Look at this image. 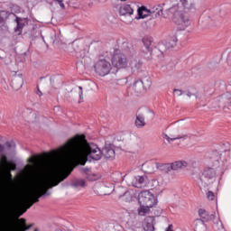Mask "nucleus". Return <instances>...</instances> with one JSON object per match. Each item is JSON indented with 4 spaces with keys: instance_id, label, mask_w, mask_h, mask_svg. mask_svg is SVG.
I'll return each mask as SVG.
<instances>
[{
    "instance_id": "nucleus-1",
    "label": "nucleus",
    "mask_w": 231,
    "mask_h": 231,
    "mask_svg": "<svg viewBox=\"0 0 231 231\" xmlns=\"http://www.w3.org/2000/svg\"><path fill=\"white\" fill-rule=\"evenodd\" d=\"M102 154L106 160H113L116 156L115 150L106 146L102 151L93 143H88L85 135H76L69 139L64 145L56 152L59 161L51 159H42L37 162L33 158H29L28 169L31 172L42 171L33 180L32 183L26 189L22 202V211L19 217L33 207V203H39V199L42 196H50L48 189L57 187L60 181H64L73 171V165L80 163L86 158L100 160Z\"/></svg>"
},
{
    "instance_id": "nucleus-2",
    "label": "nucleus",
    "mask_w": 231,
    "mask_h": 231,
    "mask_svg": "<svg viewBox=\"0 0 231 231\" xmlns=\"http://www.w3.org/2000/svg\"><path fill=\"white\" fill-rule=\"evenodd\" d=\"M194 10L192 0H180V2L168 9V14H172L173 22L179 25L180 30H185L190 26L189 12Z\"/></svg>"
},
{
    "instance_id": "nucleus-3",
    "label": "nucleus",
    "mask_w": 231,
    "mask_h": 231,
    "mask_svg": "<svg viewBox=\"0 0 231 231\" xmlns=\"http://www.w3.org/2000/svg\"><path fill=\"white\" fill-rule=\"evenodd\" d=\"M216 174L214 168H206L199 177H194V180L199 186L208 187L216 180Z\"/></svg>"
},
{
    "instance_id": "nucleus-4",
    "label": "nucleus",
    "mask_w": 231,
    "mask_h": 231,
    "mask_svg": "<svg viewBox=\"0 0 231 231\" xmlns=\"http://www.w3.org/2000/svg\"><path fill=\"white\" fill-rule=\"evenodd\" d=\"M158 203L156 197L149 190L141 191L139 194V204L146 207H154Z\"/></svg>"
},
{
    "instance_id": "nucleus-5",
    "label": "nucleus",
    "mask_w": 231,
    "mask_h": 231,
    "mask_svg": "<svg viewBox=\"0 0 231 231\" xmlns=\"http://www.w3.org/2000/svg\"><path fill=\"white\" fill-rule=\"evenodd\" d=\"M95 71L100 77H106L111 72V63L106 60H99L94 65Z\"/></svg>"
},
{
    "instance_id": "nucleus-6",
    "label": "nucleus",
    "mask_w": 231,
    "mask_h": 231,
    "mask_svg": "<svg viewBox=\"0 0 231 231\" xmlns=\"http://www.w3.org/2000/svg\"><path fill=\"white\" fill-rule=\"evenodd\" d=\"M112 65L117 69L127 68V57L124 53L116 52L112 58Z\"/></svg>"
},
{
    "instance_id": "nucleus-7",
    "label": "nucleus",
    "mask_w": 231,
    "mask_h": 231,
    "mask_svg": "<svg viewBox=\"0 0 231 231\" xmlns=\"http://www.w3.org/2000/svg\"><path fill=\"white\" fill-rule=\"evenodd\" d=\"M149 183V178L147 175H137L133 178L132 185L135 189H145Z\"/></svg>"
},
{
    "instance_id": "nucleus-8",
    "label": "nucleus",
    "mask_w": 231,
    "mask_h": 231,
    "mask_svg": "<svg viewBox=\"0 0 231 231\" xmlns=\"http://www.w3.org/2000/svg\"><path fill=\"white\" fill-rule=\"evenodd\" d=\"M178 44V38L173 36L168 40H166L163 43L159 44V51L162 55L167 51V50H171V48H174Z\"/></svg>"
},
{
    "instance_id": "nucleus-9",
    "label": "nucleus",
    "mask_w": 231,
    "mask_h": 231,
    "mask_svg": "<svg viewBox=\"0 0 231 231\" xmlns=\"http://www.w3.org/2000/svg\"><path fill=\"white\" fill-rule=\"evenodd\" d=\"M179 133L178 129H173L171 131L170 135L162 134V138L167 140L168 143H172V142L181 140V138H187V135H181Z\"/></svg>"
},
{
    "instance_id": "nucleus-10",
    "label": "nucleus",
    "mask_w": 231,
    "mask_h": 231,
    "mask_svg": "<svg viewBox=\"0 0 231 231\" xmlns=\"http://www.w3.org/2000/svg\"><path fill=\"white\" fill-rule=\"evenodd\" d=\"M131 91H133L134 95H136L137 97L139 95H142L145 88H143V80L139 79L136 80L132 87H130Z\"/></svg>"
},
{
    "instance_id": "nucleus-11",
    "label": "nucleus",
    "mask_w": 231,
    "mask_h": 231,
    "mask_svg": "<svg viewBox=\"0 0 231 231\" xmlns=\"http://www.w3.org/2000/svg\"><path fill=\"white\" fill-rule=\"evenodd\" d=\"M153 39L152 37L151 36H144L143 39H142V42L143 44V51L144 53H151V51H152V42H153Z\"/></svg>"
},
{
    "instance_id": "nucleus-12",
    "label": "nucleus",
    "mask_w": 231,
    "mask_h": 231,
    "mask_svg": "<svg viewBox=\"0 0 231 231\" xmlns=\"http://www.w3.org/2000/svg\"><path fill=\"white\" fill-rule=\"evenodd\" d=\"M143 66V62L138 60V58H133L130 61V67L133 73L141 71Z\"/></svg>"
},
{
    "instance_id": "nucleus-13",
    "label": "nucleus",
    "mask_w": 231,
    "mask_h": 231,
    "mask_svg": "<svg viewBox=\"0 0 231 231\" xmlns=\"http://www.w3.org/2000/svg\"><path fill=\"white\" fill-rule=\"evenodd\" d=\"M119 198H122L123 201H125L126 203H131L132 201H134L136 199V197L134 196V191L128 190L124 191V194H118Z\"/></svg>"
},
{
    "instance_id": "nucleus-14",
    "label": "nucleus",
    "mask_w": 231,
    "mask_h": 231,
    "mask_svg": "<svg viewBox=\"0 0 231 231\" xmlns=\"http://www.w3.org/2000/svg\"><path fill=\"white\" fill-rule=\"evenodd\" d=\"M154 225H156V222H155L153 217H147L144 219L143 230L144 231H154Z\"/></svg>"
},
{
    "instance_id": "nucleus-15",
    "label": "nucleus",
    "mask_w": 231,
    "mask_h": 231,
    "mask_svg": "<svg viewBox=\"0 0 231 231\" xmlns=\"http://www.w3.org/2000/svg\"><path fill=\"white\" fill-rule=\"evenodd\" d=\"M199 216L203 219L202 221H214L216 219V215L213 214H208L207 210L205 209H199Z\"/></svg>"
},
{
    "instance_id": "nucleus-16",
    "label": "nucleus",
    "mask_w": 231,
    "mask_h": 231,
    "mask_svg": "<svg viewBox=\"0 0 231 231\" xmlns=\"http://www.w3.org/2000/svg\"><path fill=\"white\" fill-rule=\"evenodd\" d=\"M15 23H17L15 32H19V33H21V32H23V28L28 24V19L16 16Z\"/></svg>"
},
{
    "instance_id": "nucleus-17",
    "label": "nucleus",
    "mask_w": 231,
    "mask_h": 231,
    "mask_svg": "<svg viewBox=\"0 0 231 231\" xmlns=\"http://www.w3.org/2000/svg\"><path fill=\"white\" fill-rule=\"evenodd\" d=\"M138 17L136 19H145L151 15L152 11L147 9L145 5H143L137 9Z\"/></svg>"
},
{
    "instance_id": "nucleus-18",
    "label": "nucleus",
    "mask_w": 231,
    "mask_h": 231,
    "mask_svg": "<svg viewBox=\"0 0 231 231\" xmlns=\"http://www.w3.org/2000/svg\"><path fill=\"white\" fill-rule=\"evenodd\" d=\"M134 14V10L129 5H124L119 8L120 15H133Z\"/></svg>"
},
{
    "instance_id": "nucleus-19",
    "label": "nucleus",
    "mask_w": 231,
    "mask_h": 231,
    "mask_svg": "<svg viewBox=\"0 0 231 231\" xmlns=\"http://www.w3.org/2000/svg\"><path fill=\"white\" fill-rule=\"evenodd\" d=\"M23 84H24V80L21 77H16L12 80V88L15 89V91H19L21 88H23Z\"/></svg>"
},
{
    "instance_id": "nucleus-20",
    "label": "nucleus",
    "mask_w": 231,
    "mask_h": 231,
    "mask_svg": "<svg viewBox=\"0 0 231 231\" xmlns=\"http://www.w3.org/2000/svg\"><path fill=\"white\" fill-rule=\"evenodd\" d=\"M189 163L185 161H176L171 163V171H180V169H186Z\"/></svg>"
},
{
    "instance_id": "nucleus-21",
    "label": "nucleus",
    "mask_w": 231,
    "mask_h": 231,
    "mask_svg": "<svg viewBox=\"0 0 231 231\" xmlns=\"http://www.w3.org/2000/svg\"><path fill=\"white\" fill-rule=\"evenodd\" d=\"M70 185L74 188V189H79L80 187H86V180H84V179H74Z\"/></svg>"
},
{
    "instance_id": "nucleus-22",
    "label": "nucleus",
    "mask_w": 231,
    "mask_h": 231,
    "mask_svg": "<svg viewBox=\"0 0 231 231\" xmlns=\"http://www.w3.org/2000/svg\"><path fill=\"white\" fill-rule=\"evenodd\" d=\"M151 208H152V206L140 205V208H138V215L139 216H147V214H149V212H151Z\"/></svg>"
},
{
    "instance_id": "nucleus-23",
    "label": "nucleus",
    "mask_w": 231,
    "mask_h": 231,
    "mask_svg": "<svg viewBox=\"0 0 231 231\" xmlns=\"http://www.w3.org/2000/svg\"><path fill=\"white\" fill-rule=\"evenodd\" d=\"M145 117L143 116H136L134 121V125L137 129H142V127H145Z\"/></svg>"
},
{
    "instance_id": "nucleus-24",
    "label": "nucleus",
    "mask_w": 231,
    "mask_h": 231,
    "mask_svg": "<svg viewBox=\"0 0 231 231\" xmlns=\"http://www.w3.org/2000/svg\"><path fill=\"white\" fill-rule=\"evenodd\" d=\"M157 169H159V171H161L162 172H165L167 174L171 172V171H172V164L171 163L162 164L157 166Z\"/></svg>"
},
{
    "instance_id": "nucleus-25",
    "label": "nucleus",
    "mask_w": 231,
    "mask_h": 231,
    "mask_svg": "<svg viewBox=\"0 0 231 231\" xmlns=\"http://www.w3.org/2000/svg\"><path fill=\"white\" fill-rule=\"evenodd\" d=\"M33 226V224H31L30 226L26 225V219L25 218H21L20 219V230L21 231H26L30 230Z\"/></svg>"
},
{
    "instance_id": "nucleus-26",
    "label": "nucleus",
    "mask_w": 231,
    "mask_h": 231,
    "mask_svg": "<svg viewBox=\"0 0 231 231\" xmlns=\"http://www.w3.org/2000/svg\"><path fill=\"white\" fill-rule=\"evenodd\" d=\"M152 14H154L155 17H158V15H163V6L157 5L152 9Z\"/></svg>"
},
{
    "instance_id": "nucleus-27",
    "label": "nucleus",
    "mask_w": 231,
    "mask_h": 231,
    "mask_svg": "<svg viewBox=\"0 0 231 231\" xmlns=\"http://www.w3.org/2000/svg\"><path fill=\"white\" fill-rule=\"evenodd\" d=\"M211 160H214L215 162H219V160H223V153H221V152H218L217 150L212 152Z\"/></svg>"
},
{
    "instance_id": "nucleus-28",
    "label": "nucleus",
    "mask_w": 231,
    "mask_h": 231,
    "mask_svg": "<svg viewBox=\"0 0 231 231\" xmlns=\"http://www.w3.org/2000/svg\"><path fill=\"white\" fill-rule=\"evenodd\" d=\"M9 16L10 13L8 11H0V24L5 23Z\"/></svg>"
},
{
    "instance_id": "nucleus-29",
    "label": "nucleus",
    "mask_w": 231,
    "mask_h": 231,
    "mask_svg": "<svg viewBox=\"0 0 231 231\" xmlns=\"http://www.w3.org/2000/svg\"><path fill=\"white\" fill-rule=\"evenodd\" d=\"M195 231H207V227L205 226V223H203V220H199V224H197L195 226Z\"/></svg>"
},
{
    "instance_id": "nucleus-30",
    "label": "nucleus",
    "mask_w": 231,
    "mask_h": 231,
    "mask_svg": "<svg viewBox=\"0 0 231 231\" xmlns=\"http://www.w3.org/2000/svg\"><path fill=\"white\" fill-rule=\"evenodd\" d=\"M152 82L151 81L150 78H147L143 80V86L144 89H149V88H151Z\"/></svg>"
},
{
    "instance_id": "nucleus-31",
    "label": "nucleus",
    "mask_w": 231,
    "mask_h": 231,
    "mask_svg": "<svg viewBox=\"0 0 231 231\" xmlns=\"http://www.w3.org/2000/svg\"><path fill=\"white\" fill-rule=\"evenodd\" d=\"M127 82H128L127 78L116 80V86H125V84H127Z\"/></svg>"
},
{
    "instance_id": "nucleus-32",
    "label": "nucleus",
    "mask_w": 231,
    "mask_h": 231,
    "mask_svg": "<svg viewBox=\"0 0 231 231\" xmlns=\"http://www.w3.org/2000/svg\"><path fill=\"white\" fill-rule=\"evenodd\" d=\"M87 180L89 181H95L97 180V174L90 171V174L87 175Z\"/></svg>"
},
{
    "instance_id": "nucleus-33",
    "label": "nucleus",
    "mask_w": 231,
    "mask_h": 231,
    "mask_svg": "<svg viewBox=\"0 0 231 231\" xmlns=\"http://www.w3.org/2000/svg\"><path fill=\"white\" fill-rule=\"evenodd\" d=\"M2 231H12V229H10V224H8V222L3 224Z\"/></svg>"
},
{
    "instance_id": "nucleus-34",
    "label": "nucleus",
    "mask_w": 231,
    "mask_h": 231,
    "mask_svg": "<svg viewBox=\"0 0 231 231\" xmlns=\"http://www.w3.org/2000/svg\"><path fill=\"white\" fill-rule=\"evenodd\" d=\"M207 196H208V199H210L211 201H214V198H216V195H214V192L212 191H208L207 193Z\"/></svg>"
},
{
    "instance_id": "nucleus-35",
    "label": "nucleus",
    "mask_w": 231,
    "mask_h": 231,
    "mask_svg": "<svg viewBox=\"0 0 231 231\" xmlns=\"http://www.w3.org/2000/svg\"><path fill=\"white\" fill-rule=\"evenodd\" d=\"M173 93L177 96V97H181V95H183V91H181V89H178V88H175L173 90Z\"/></svg>"
},
{
    "instance_id": "nucleus-36",
    "label": "nucleus",
    "mask_w": 231,
    "mask_h": 231,
    "mask_svg": "<svg viewBox=\"0 0 231 231\" xmlns=\"http://www.w3.org/2000/svg\"><path fill=\"white\" fill-rule=\"evenodd\" d=\"M144 115H147V116H154V112L152 110L145 109Z\"/></svg>"
},
{
    "instance_id": "nucleus-37",
    "label": "nucleus",
    "mask_w": 231,
    "mask_h": 231,
    "mask_svg": "<svg viewBox=\"0 0 231 231\" xmlns=\"http://www.w3.org/2000/svg\"><path fill=\"white\" fill-rule=\"evenodd\" d=\"M58 5H60V8H62V10H64L66 8V5H64V2H62V0H56Z\"/></svg>"
},
{
    "instance_id": "nucleus-38",
    "label": "nucleus",
    "mask_w": 231,
    "mask_h": 231,
    "mask_svg": "<svg viewBox=\"0 0 231 231\" xmlns=\"http://www.w3.org/2000/svg\"><path fill=\"white\" fill-rule=\"evenodd\" d=\"M79 104H80V102H82V96L84 95L82 92V87H79Z\"/></svg>"
},
{
    "instance_id": "nucleus-39",
    "label": "nucleus",
    "mask_w": 231,
    "mask_h": 231,
    "mask_svg": "<svg viewBox=\"0 0 231 231\" xmlns=\"http://www.w3.org/2000/svg\"><path fill=\"white\" fill-rule=\"evenodd\" d=\"M83 171H84L86 176H88V174L91 173V170H89V168H84Z\"/></svg>"
},
{
    "instance_id": "nucleus-40",
    "label": "nucleus",
    "mask_w": 231,
    "mask_h": 231,
    "mask_svg": "<svg viewBox=\"0 0 231 231\" xmlns=\"http://www.w3.org/2000/svg\"><path fill=\"white\" fill-rule=\"evenodd\" d=\"M5 151V146L3 144H0V153Z\"/></svg>"
},
{
    "instance_id": "nucleus-41",
    "label": "nucleus",
    "mask_w": 231,
    "mask_h": 231,
    "mask_svg": "<svg viewBox=\"0 0 231 231\" xmlns=\"http://www.w3.org/2000/svg\"><path fill=\"white\" fill-rule=\"evenodd\" d=\"M5 145H6V147H9V148L12 147V143H10V142H6Z\"/></svg>"
},
{
    "instance_id": "nucleus-42",
    "label": "nucleus",
    "mask_w": 231,
    "mask_h": 231,
    "mask_svg": "<svg viewBox=\"0 0 231 231\" xmlns=\"http://www.w3.org/2000/svg\"><path fill=\"white\" fill-rule=\"evenodd\" d=\"M187 97H192V93L188 92V93H187Z\"/></svg>"
},
{
    "instance_id": "nucleus-43",
    "label": "nucleus",
    "mask_w": 231,
    "mask_h": 231,
    "mask_svg": "<svg viewBox=\"0 0 231 231\" xmlns=\"http://www.w3.org/2000/svg\"><path fill=\"white\" fill-rule=\"evenodd\" d=\"M122 190H124V188H120L119 189H117V192H120Z\"/></svg>"
},
{
    "instance_id": "nucleus-44",
    "label": "nucleus",
    "mask_w": 231,
    "mask_h": 231,
    "mask_svg": "<svg viewBox=\"0 0 231 231\" xmlns=\"http://www.w3.org/2000/svg\"><path fill=\"white\" fill-rule=\"evenodd\" d=\"M38 95L41 97L42 96V92L39 91Z\"/></svg>"
},
{
    "instance_id": "nucleus-45",
    "label": "nucleus",
    "mask_w": 231,
    "mask_h": 231,
    "mask_svg": "<svg viewBox=\"0 0 231 231\" xmlns=\"http://www.w3.org/2000/svg\"><path fill=\"white\" fill-rule=\"evenodd\" d=\"M228 60H231V54L228 55Z\"/></svg>"
},
{
    "instance_id": "nucleus-46",
    "label": "nucleus",
    "mask_w": 231,
    "mask_h": 231,
    "mask_svg": "<svg viewBox=\"0 0 231 231\" xmlns=\"http://www.w3.org/2000/svg\"><path fill=\"white\" fill-rule=\"evenodd\" d=\"M177 122H183V119L178 120Z\"/></svg>"
},
{
    "instance_id": "nucleus-47",
    "label": "nucleus",
    "mask_w": 231,
    "mask_h": 231,
    "mask_svg": "<svg viewBox=\"0 0 231 231\" xmlns=\"http://www.w3.org/2000/svg\"><path fill=\"white\" fill-rule=\"evenodd\" d=\"M12 171H15V166L13 167Z\"/></svg>"
},
{
    "instance_id": "nucleus-48",
    "label": "nucleus",
    "mask_w": 231,
    "mask_h": 231,
    "mask_svg": "<svg viewBox=\"0 0 231 231\" xmlns=\"http://www.w3.org/2000/svg\"><path fill=\"white\" fill-rule=\"evenodd\" d=\"M56 231H62V229H56Z\"/></svg>"
},
{
    "instance_id": "nucleus-49",
    "label": "nucleus",
    "mask_w": 231,
    "mask_h": 231,
    "mask_svg": "<svg viewBox=\"0 0 231 231\" xmlns=\"http://www.w3.org/2000/svg\"><path fill=\"white\" fill-rule=\"evenodd\" d=\"M221 227L224 228V227H223V223H221Z\"/></svg>"
},
{
    "instance_id": "nucleus-50",
    "label": "nucleus",
    "mask_w": 231,
    "mask_h": 231,
    "mask_svg": "<svg viewBox=\"0 0 231 231\" xmlns=\"http://www.w3.org/2000/svg\"><path fill=\"white\" fill-rule=\"evenodd\" d=\"M26 111H30V109H29V108H27V109H26Z\"/></svg>"
},
{
    "instance_id": "nucleus-51",
    "label": "nucleus",
    "mask_w": 231,
    "mask_h": 231,
    "mask_svg": "<svg viewBox=\"0 0 231 231\" xmlns=\"http://www.w3.org/2000/svg\"><path fill=\"white\" fill-rule=\"evenodd\" d=\"M224 152H228V151H224Z\"/></svg>"
},
{
    "instance_id": "nucleus-52",
    "label": "nucleus",
    "mask_w": 231,
    "mask_h": 231,
    "mask_svg": "<svg viewBox=\"0 0 231 231\" xmlns=\"http://www.w3.org/2000/svg\"><path fill=\"white\" fill-rule=\"evenodd\" d=\"M13 147H15V144H13Z\"/></svg>"
},
{
    "instance_id": "nucleus-53",
    "label": "nucleus",
    "mask_w": 231,
    "mask_h": 231,
    "mask_svg": "<svg viewBox=\"0 0 231 231\" xmlns=\"http://www.w3.org/2000/svg\"><path fill=\"white\" fill-rule=\"evenodd\" d=\"M35 231H37V229H35Z\"/></svg>"
}]
</instances>
